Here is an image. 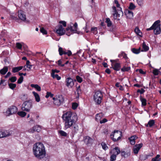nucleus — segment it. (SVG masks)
<instances>
[{
	"label": "nucleus",
	"mask_w": 161,
	"mask_h": 161,
	"mask_svg": "<svg viewBox=\"0 0 161 161\" xmlns=\"http://www.w3.org/2000/svg\"><path fill=\"white\" fill-rule=\"evenodd\" d=\"M65 129L70 128L77 120V114L75 113L68 111L64 113L62 116Z\"/></svg>",
	"instance_id": "obj_1"
},
{
	"label": "nucleus",
	"mask_w": 161,
	"mask_h": 161,
	"mask_svg": "<svg viewBox=\"0 0 161 161\" xmlns=\"http://www.w3.org/2000/svg\"><path fill=\"white\" fill-rule=\"evenodd\" d=\"M33 151L35 157L38 159L43 158L46 156L45 148L43 144L41 142H37L34 145Z\"/></svg>",
	"instance_id": "obj_2"
},
{
	"label": "nucleus",
	"mask_w": 161,
	"mask_h": 161,
	"mask_svg": "<svg viewBox=\"0 0 161 161\" xmlns=\"http://www.w3.org/2000/svg\"><path fill=\"white\" fill-rule=\"evenodd\" d=\"M114 3L116 4V7L119 8V9L116 10V8L115 6L112 7V17L114 19L119 20L121 19V17L123 15V13L122 10L121 8L119 7V4L117 0L114 1Z\"/></svg>",
	"instance_id": "obj_3"
},
{
	"label": "nucleus",
	"mask_w": 161,
	"mask_h": 161,
	"mask_svg": "<svg viewBox=\"0 0 161 161\" xmlns=\"http://www.w3.org/2000/svg\"><path fill=\"white\" fill-rule=\"evenodd\" d=\"M62 26L64 27L66 26V22L65 21H59V25L56 27V32L61 36L64 34L65 31Z\"/></svg>",
	"instance_id": "obj_4"
},
{
	"label": "nucleus",
	"mask_w": 161,
	"mask_h": 161,
	"mask_svg": "<svg viewBox=\"0 0 161 161\" xmlns=\"http://www.w3.org/2000/svg\"><path fill=\"white\" fill-rule=\"evenodd\" d=\"M18 109L15 106H11L8 108L7 110L4 112V115L6 116H9L16 113Z\"/></svg>",
	"instance_id": "obj_5"
},
{
	"label": "nucleus",
	"mask_w": 161,
	"mask_h": 161,
	"mask_svg": "<svg viewBox=\"0 0 161 161\" xmlns=\"http://www.w3.org/2000/svg\"><path fill=\"white\" fill-rule=\"evenodd\" d=\"M102 97L103 95L101 92L98 91L95 92L93 96V98L96 104H100Z\"/></svg>",
	"instance_id": "obj_6"
},
{
	"label": "nucleus",
	"mask_w": 161,
	"mask_h": 161,
	"mask_svg": "<svg viewBox=\"0 0 161 161\" xmlns=\"http://www.w3.org/2000/svg\"><path fill=\"white\" fill-rule=\"evenodd\" d=\"M12 134V130L0 129V139L8 137Z\"/></svg>",
	"instance_id": "obj_7"
},
{
	"label": "nucleus",
	"mask_w": 161,
	"mask_h": 161,
	"mask_svg": "<svg viewBox=\"0 0 161 161\" xmlns=\"http://www.w3.org/2000/svg\"><path fill=\"white\" fill-rule=\"evenodd\" d=\"M112 139L114 142L118 141L122 136V132L119 130H114L113 134L111 135Z\"/></svg>",
	"instance_id": "obj_8"
},
{
	"label": "nucleus",
	"mask_w": 161,
	"mask_h": 161,
	"mask_svg": "<svg viewBox=\"0 0 161 161\" xmlns=\"http://www.w3.org/2000/svg\"><path fill=\"white\" fill-rule=\"evenodd\" d=\"M54 104L57 106H59L63 103L64 101L63 97L62 96H58L56 97H53Z\"/></svg>",
	"instance_id": "obj_9"
},
{
	"label": "nucleus",
	"mask_w": 161,
	"mask_h": 161,
	"mask_svg": "<svg viewBox=\"0 0 161 161\" xmlns=\"http://www.w3.org/2000/svg\"><path fill=\"white\" fill-rule=\"evenodd\" d=\"M32 107V104L31 102L25 101L22 105L21 109L22 110L28 112Z\"/></svg>",
	"instance_id": "obj_10"
},
{
	"label": "nucleus",
	"mask_w": 161,
	"mask_h": 161,
	"mask_svg": "<svg viewBox=\"0 0 161 161\" xmlns=\"http://www.w3.org/2000/svg\"><path fill=\"white\" fill-rule=\"evenodd\" d=\"M155 22L156 23L154 28V33L155 35H158L160 34L161 32V29L160 28V21H156Z\"/></svg>",
	"instance_id": "obj_11"
},
{
	"label": "nucleus",
	"mask_w": 161,
	"mask_h": 161,
	"mask_svg": "<svg viewBox=\"0 0 161 161\" xmlns=\"http://www.w3.org/2000/svg\"><path fill=\"white\" fill-rule=\"evenodd\" d=\"M65 83L66 86L69 88H72L74 85V83L73 79L70 77L66 78Z\"/></svg>",
	"instance_id": "obj_12"
},
{
	"label": "nucleus",
	"mask_w": 161,
	"mask_h": 161,
	"mask_svg": "<svg viewBox=\"0 0 161 161\" xmlns=\"http://www.w3.org/2000/svg\"><path fill=\"white\" fill-rule=\"evenodd\" d=\"M73 26L71 25L70 26H68L66 28L67 31H70L71 32H76L77 31V24L75 23L74 24H72Z\"/></svg>",
	"instance_id": "obj_13"
},
{
	"label": "nucleus",
	"mask_w": 161,
	"mask_h": 161,
	"mask_svg": "<svg viewBox=\"0 0 161 161\" xmlns=\"http://www.w3.org/2000/svg\"><path fill=\"white\" fill-rule=\"evenodd\" d=\"M143 144L142 143L136 144L133 147V151L135 154H137L140 148L142 147Z\"/></svg>",
	"instance_id": "obj_14"
},
{
	"label": "nucleus",
	"mask_w": 161,
	"mask_h": 161,
	"mask_svg": "<svg viewBox=\"0 0 161 161\" xmlns=\"http://www.w3.org/2000/svg\"><path fill=\"white\" fill-rule=\"evenodd\" d=\"M120 153V148L116 147L112 150H110L109 153L110 154H115L116 155L119 154Z\"/></svg>",
	"instance_id": "obj_15"
},
{
	"label": "nucleus",
	"mask_w": 161,
	"mask_h": 161,
	"mask_svg": "<svg viewBox=\"0 0 161 161\" xmlns=\"http://www.w3.org/2000/svg\"><path fill=\"white\" fill-rule=\"evenodd\" d=\"M18 17L21 20H25L26 16L23 11L20 10L18 12Z\"/></svg>",
	"instance_id": "obj_16"
},
{
	"label": "nucleus",
	"mask_w": 161,
	"mask_h": 161,
	"mask_svg": "<svg viewBox=\"0 0 161 161\" xmlns=\"http://www.w3.org/2000/svg\"><path fill=\"white\" fill-rule=\"evenodd\" d=\"M112 66L113 68L116 71L119 70L121 68L120 64L119 63H114V64H112Z\"/></svg>",
	"instance_id": "obj_17"
},
{
	"label": "nucleus",
	"mask_w": 161,
	"mask_h": 161,
	"mask_svg": "<svg viewBox=\"0 0 161 161\" xmlns=\"http://www.w3.org/2000/svg\"><path fill=\"white\" fill-rule=\"evenodd\" d=\"M121 156L122 157L125 158L129 156L130 155V152H125L124 151H123L122 150L120 151Z\"/></svg>",
	"instance_id": "obj_18"
},
{
	"label": "nucleus",
	"mask_w": 161,
	"mask_h": 161,
	"mask_svg": "<svg viewBox=\"0 0 161 161\" xmlns=\"http://www.w3.org/2000/svg\"><path fill=\"white\" fill-rule=\"evenodd\" d=\"M103 117V114L102 113L97 114L96 116V120L97 122L100 121L101 120L102 118Z\"/></svg>",
	"instance_id": "obj_19"
},
{
	"label": "nucleus",
	"mask_w": 161,
	"mask_h": 161,
	"mask_svg": "<svg viewBox=\"0 0 161 161\" xmlns=\"http://www.w3.org/2000/svg\"><path fill=\"white\" fill-rule=\"evenodd\" d=\"M137 138L135 136H131L129 138L130 144L132 145H134L135 143V140Z\"/></svg>",
	"instance_id": "obj_20"
},
{
	"label": "nucleus",
	"mask_w": 161,
	"mask_h": 161,
	"mask_svg": "<svg viewBox=\"0 0 161 161\" xmlns=\"http://www.w3.org/2000/svg\"><path fill=\"white\" fill-rule=\"evenodd\" d=\"M118 57L119 58H123L125 59H127L128 58L127 54H126L124 52H121L118 55Z\"/></svg>",
	"instance_id": "obj_21"
},
{
	"label": "nucleus",
	"mask_w": 161,
	"mask_h": 161,
	"mask_svg": "<svg viewBox=\"0 0 161 161\" xmlns=\"http://www.w3.org/2000/svg\"><path fill=\"white\" fill-rule=\"evenodd\" d=\"M76 92L77 93V95L76 96V98H78L79 96L81 93V91L80 89V86H77L75 93Z\"/></svg>",
	"instance_id": "obj_22"
},
{
	"label": "nucleus",
	"mask_w": 161,
	"mask_h": 161,
	"mask_svg": "<svg viewBox=\"0 0 161 161\" xmlns=\"http://www.w3.org/2000/svg\"><path fill=\"white\" fill-rule=\"evenodd\" d=\"M32 93L34 96L36 101L37 102H40V98L38 93L35 92H33Z\"/></svg>",
	"instance_id": "obj_23"
},
{
	"label": "nucleus",
	"mask_w": 161,
	"mask_h": 161,
	"mask_svg": "<svg viewBox=\"0 0 161 161\" xmlns=\"http://www.w3.org/2000/svg\"><path fill=\"white\" fill-rule=\"evenodd\" d=\"M154 120L152 119L149 120L147 124H145V125L147 127L149 126L150 127H152L154 125Z\"/></svg>",
	"instance_id": "obj_24"
},
{
	"label": "nucleus",
	"mask_w": 161,
	"mask_h": 161,
	"mask_svg": "<svg viewBox=\"0 0 161 161\" xmlns=\"http://www.w3.org/2000/svg\"><path fill=\"white\" fill-rule=\"evenodd\" d=\"M8 71V68L7 67H4V68L0 70V74L4 75Z\"/></svg>",
	"instance_id": "obj_25"
},
{
	"label": "nucleus",
	"mask_w": 161,
	"mask_h": 161,
	"mask_svg": "<svg viewBox=\"0 0 161 161\" xmlns=\"http://www.w3.org/2000/svg\"><path fill=\"white\" fill-rule=\"evenodd\" d=\"M51 76L53 79L56 78L58 80H59L61 79V77L59 76L58 74H54L53 71V73H51Z\"/></svg>",
	"instance_id": "obj_26"
},
{
	"label": "nucleus",
	"mask_w": 161,
	"mask_h": 161,
	"mask_svg": "<svg viewBox=\"0 0 161 161\" xmlns=\"http://www.w3.org/2000/svg\"><path fill=\"white\" fill-rule=\"evenodd\" d=\"M92 140V139L88 136H86L84 139V142L86 144L91 143Z\"/></svg>",
	"instance_id": "obj_27"
},
{
	"label": "nucleus",
	"mask_w": 161,
	"mask_h": 161,
	"mask_svg": "<svg viewBox=\"0 0 161 161\" xmlns=\"http://www.w3.org/2000/svg\"><path fill=\"white\" fill-rule=\"evenodd\" d=\"M135 32L138 36L140 37L142 36V33L138 27H136V28L135 30Z\"/></svg>",
	"instance_id": "obj_28"
},
{
	"label": "nucleus",
	"mask_w": 161,
	"mask_h": 161,
	"mask_svg": "<svg viewBox=\"0 0 161 161\" xmlns=\"http://www.w3.org/2000/svg\"><path fill=\"white\" fill-rule=\"evenodd\" d=\"M25 66L28 68V69H27V70L29 71L31 70L32 67V65L30 64V62L29 60H27L26 61V65L24 66V68L25 67Z\"/></svg>",
	"instance_id": "obj_29"
},
{
	"label": "nucleus",
	"mask_w": 161,
	"mask_h": 161,
	"mask_svg": "<svg viewBox=\"0 0 161 161\" xmlns=\"http://www.w3.org/2000/svg\"><path fill=\"white\" fill-rule=\"evenodd\" d=\"M23 66H19L18 67H14L12 69V72L14 73H16L18 72L20 70L22 69Z\"/></svg>",
	"instance_id": "obj_30"
},
{
	"label": "nucleus",
	"mask_w": 161,
	"mask_h": 161,
	"mask_svg": "<svg viewBox=\"0 0 161 161\" xmlns=\"http://www.w3.org/2000/svg\"><path fill=\"white\" fill-rule=\"evenodd\" d=\"M31 86L32 87L34 88L37 91H41V87L40 86H39L37 84H31Z\"/></svg>",
	"instance_id": "obj_31"
},
{
	"label": "nucleus",
	"mask_w": 161,
	"mask_h": 161,
	"mask_svg": "<svg viewBox=\"0 0 161 161\" xmlns=\"http://www.w3.org/2000/svg\"><path fill=\"white\" fill-rule=\"evenodd\" d=\"M142 49L143 50H142V51H147L149 49L148 47L146 45L144 42L142 43Z\"/></svg>",
	"instance_id": "obj_32"
},
{
	"label": "nucleus",
	"mask_w": 161,
	"mask_h": 161,
	"mask_svg": "<svg viewBox=\"0 0 161 161\" xmlns=\"http://www.w3.org/2000/svg\"><path fill=\"white\" fill-rule=\"evenodd\" d=\"M72 129V131L74 133H76L77 132L78 130L79 127L77 125H74Z\"/></svg>",
	"instance_id": "obj_33"
},
{
	"label": "nucleus",
	"mask_w": 161,
	"mask_h": 161,
	"mask_svg": "<svg viewBox=\"0 0 161 161\" xmlns=\"http://www.w3.org/2000/svg\"><path fill=\"white\" fill-rule=\"evenodd\" d=\"M140 100L142 102V106H145L146 105L147 100L141 97Z\"/></svg>",
	"instance_id": "obj_34"
},
{
	"label": "nucleus",
	"mask_w": 161,
	"mask_h": 161,
	"mask_svg": "<svg viewBox=\"0 0 161 161\" xmlns=\"http://www.w3.org/2000/svg\"><path fill=\"white\" fill-rule=\"evenodd\" d=\"M131 51L132 52L134 53L137 54L139 53L140 52V48H139L137 49L135 48L132 49Z\"/></svg>",
	"instance_id": "obj_35"
},
{
	"label": "nucleus",
	"mask_w": 161,
	"mask_h": 161,
	"mask_svg": "<svg viewBox=\"0 0 161 161\" xmlns=\"http://www.w3.org/2000/svg\"><path fill=\"white\" fill-rule=\"evenodd\" d=\"M101 145L102 146V148L105 150H106L108 149V147L107 146L106 144L104 142H102Z\"/></svg>",
	"instance_id": "obj_36"
},
{
	"label": "nucleus",
	"mask_w": 161,
	"mask_h": 161,
	"mask_svg": "<svg viewBox=\"0 0 161 161\" xmlns=\"http://www.w3.org/2000/svg\"><path fill=\"white\" fill-rule=\"evenodd\" d=\"M58 133L62 136H67V133L62 130H60L58 131Z\"/></svg>",
	"instance_id": "obj_37"
},
{
	"label": "nucleus",
	"mask_w": 161,
	"mask_h": 161,
	"mask_svg": "<svg viewBox=\"0 0 161 161\" xmlns=\"http://www.w3.org/2000/svg\"><path fill=\"white\" fill-rule=\"evenodd\" d=\"M149 156V155H147L146 154H143L141 155L140 156V158L141 160H144L147 159Z\"/></svg>",
	"instance_id": "obj_38"
},
{
	"label": "nucleus",
	"mask_w": 161,
	"mask_h": 161,
	"mask_svg": "<svg viewBox=\"0 0 161 161\" xmlns=\"http://www.w3.org/2000/svg\"><path fill=\"white\" fill-rule=\"evenodd\" d=\"M128 13L126 14L127 16L129 17V19H131L133 17V13L130 11H128Z\"/></svg>",
	"instance_id": "obj_39"
},
{
	"label": "nucleus",
	"mask_w": 161,
	"mask_h": 161,
	"mask_svg": "<svg viewBox=\"0 0 161 161\" xmlns=\"http://www.w3.org/2000/svg\"><path fill=\"white\" fill-rule=\"evenodd\" d=\"M17 114L19 115L22 117H25L26 114V113L24 111L18 112Z\"/></svg>",
	"instance_id": "obj_40"
},
{
	"label": "nucleus",
	"mask_w": 161,
	"mask_h": 161,
	"mask_svg": "<svg viewBox=\"0 0 161 161\" xmlns=\"http://www.w3.org/2000/svg\"><path fill=\"white\" fill-rule=\"evenodd\" d=\"M35 130L36 131L39 132L40 131L41 128V126L39 125H36L34 126Z\"/></svg>",
	"instance_id": "obj_41"
},
{
	"label": "nucleus",
	"mask_w": 161,
	"mask_h": 161,
	"mask_svg": "<svg viewBox=\"0 0 161 161\" xmlns=\"http://www.w3.org/2000/svg\"><path fill=\"white\" fill-rule=\"evenodd\" d=\"M116 154H112V155L110 157V161H114L116 159L117 157Z\"/></svg>",
	"instance_id": "obj_42"
},
{
	"label": "nucleus",
	"mask_w": 161,
	"mask_h": 161,
	"mask_svg": "<svg viewBox=\"0 0 161 161\" xmlns=\"http://www.w3.org/2000/svg\"><path fill=\"white\" fill-rule=\"evenodd\" d=\"M8 86L12 90H14L16 87V84L13 83H10L8 84Z\"/></svg>",
	"instance_id": "obj_43"
},
{
	"label": "nucleus",
	"mask_w": 161,
	"mask_h": 161,
	"mask_svg": "<svg viewBox=\"0 0 161 161\" xmlns=\"http://www.w3.org/2000/svg\"><path fill=\"white\" fill-rule=\"evenodd\" d=\"M53 94L51 92H47V94L45 96L46 98H48L49 97H53Z\"/></svg>",
	"instance_id": "obj_44"
},
{
	"label": "nucleus",
	"mask_w": 161,
	"mask_h": 161,
	"mask_svg": "<svg viewBox=\"0 0 161 161\" xmlns=\"http://www.w3.org/2000/svg\"><path fill=\"white\" fill-rule=\"evenodd\" d=\"M91 31L94 34H96L97 33V27L92 28L91 29Z\"/></svg>",
	"instance_id": "obj_45"
},
{
	"label": "nucleus",
	"mask_w": 161,
	"mask_h": 161,
	"mask_svg": "<svg viewBox=\"0 0 161 161\" xmlns=\"http://www.w3.org/2000/svg\"><path fill=\"white\" fill-rule=\"evenodd\" d=\"M130 67H123L121 69V70L122 71H128L130 69Z\"/></svg>",
	"instance_id": "obj_46"
},
{
	"label": "nucleus",
	"mask_w": 161,
	"mask_h": 161,
	"mask_svg": "<svg viewBox=\"0 0 161 161\" xmlns=\"http://www.w3.org/2000/svg\"><path fill=\"white\" fill-rule=\"evenodd\" d=\"M28 131L30 133H34L35 131H36L34 126L29 129L28 130Z\"/></svg>",
	"instance_id": "obj_47"
},
{
	"label": "nucleus",
	"mask_w": 161,
	"mask_h": 161,
	"mask_svg": "<svg viewBox=\"0 0 161 161\" xmlns=\"http://www.w3.org/2000/svg\"><path fill=\"white\" fill-rule=\"evenodd\" d=\"M64 50L62 48L60 47L59 46L58 48V52L59 53V54L60 55H63V53L64 52Z\"/></svg>",
	"instance_id": "obj_48"
},
{
	"label": "nucleus",
	"mask_w": 161,
	"mask_h": 161,
	"mask_svg": "<svg viewBox=\"0 0 161 161\" xmlns=\"http://www.w3.org/2000/svg\"><path fill=\"white\" fill-rule=\"evenodd\" d=\"M159 71L158 69H155L153 70V74L156 75H158Z\"/></svg>",
	"instance_id": "obj_49"
},
{
	"label": "nucleus",
	"mask_w": 161,
	"mask_h": 161,
	"mask_svg": "<svg viewBox=\"0 0 161 161\" xmlns=\"http://www.w3.org/2000/svg\"><path fill=\"white\" fill-rule=\"evenodd\" d=\"M76 79L77 81L79 83H81L82 81V78L78 75L76 76Z\"/></svg>",
	"instance_id": "obj_50"
},
{
	"label": "nucleus",
	"mask_w": 161,
	"mask_h": 161,
	"mask_svg": "<svg viewBox=\"0 0 161 161\" xmlns=\"http://www.w3.org/2000/svg\"><path fill=\"white\" fill-rule=\"evenodd\" d=\"M78 106V104L76 103H73L72 104V108L73 109H75Z\"/></svg>",
	"instance_id": "obj_51"
},
{
	"label": "nucleus",
	"mask_w": 161,
	"mask_h": 161,
	"mask_svg": "<svg viewBox=\"0 0 161 161\" xmlns=\"http://www.w3.org/2000/svg\"><path fill=\"white\" fill-rule=\"evenodd\" d=\"M156 23V22H154L151 27L150 28H147V31H149L151 30H153L154 28V27Z\"/></svg>",
	"instance_id": "obj_52"
},
{
	"label": "nucleus",
	"mask_w": 161,
	"mask_h": 161,
	"mask_svg": "<svg viewBox=\"0 0 161 161\" xmlns=\"http://www.w3.org/2000/svg\"><path fill=\"white\" fill-rule=\"evenodd\" d=\"M16 47L18 49H21L22 47V45L20 43H16Z\"/></svg>",
	"instance_id": "obj_53"
},
{
	"label": "nucleus",
	"mask_w": 161,
	"mask_h": 161,
	"mask_svg": "<svg viewBox=\"0 0 161 161\" xmlns=\"http://www.w3.org/2000/svg\"><path fill=\"white\" fill-rule=\"evenodd\" d=\"M17 80V78L15 76H13L11 77L9 79V80L11 82H15Z\"/></svg>",
	"instance_id": "obj_54"
},
{
	"label": "nucleus",
	"mask_w": 161,
	"mask_h": 161,
	"mask_svg": "<svg viewBox=\"0 0 161 161\" xmlns=\"http://www.w3.org/2000/svg\"><path fill=\"white\" fill-rule=\"evenodd\" d=\"M23 77L22 76H21L18 80L17 83L18 84H21L23 82Z\"/></svg>",
	"instance_id": "obj_55"
},
{
	"label": "nucleus",
	"mask_w": 161,
	"mask_h": 161,
	"mask_svg": "<svg viewBox=\"0 0 161 161\" xmlns=\"http://www.w3.org/2000/svg\"><path fill=\"white\" fill-rule=\"evenodd\" d=\"M143 0H137V2L139 5L142 6L143 4Z\"/></svg>",
	"instance_id": "obj_56"
},
{
	"label": "nucleus",
	"mask_w": 161,
	"mask_h": 161,
	"mask_svg": "<svg viewBox=\"0 0 161 161\" xmlns=\"http://www.w3.org/2000/svg\"><path fill=\"white\" fill-rule=\"evenodd\" d=\"M40 31L41 32L44 34H47V32L43 28H42L41 29Z\"/></svg>",
	"instance_id": "obj_57"
},
{
	"label": "nucleus",
	"mask_w": 161,
	"mask_h": 161,
	"mask_svg": "<svg viewBox=\"0 0 161 161\" xmlns=\"http://www.w3.org/2000/svg\"><path fill=\"white\" fill-rule=\"evenodd\" d=\"M105 23L107 24L108 27H110L112 25L111 21H105Z\"/></svg>",
	"instance_id": "obj_58"
},
{
	"label": "nucleus",
	"mask_w": 161,
	"mask_h": 161,
	"mask_svg": "<svg viewBox=\"0 0 161 161\" xmlns=\"http://www.w3.org/2000/svg\"><path fill=\"white\" fill-rule=\"evenodd\" d=\"M135 8V5L132 3H131L130 4V5L129 7V9H133Z\"/></svg>",
	"instance_id": "obj_59"
},
{
	"label": "nucleus",
	"mask_w": 161,
	"mask_h": 161,
	"mask_svg": "<svg viewBox=\"0 0 161 161\" xmlns=\"http://www.w3.org/2000/svg\"><path fill=\"white\" fill-rule=\"evenodd\" d=\"M145 92V90L142 88L139 89L137 91L138 92H139L141 94H142Z\"/></svg>",
	"instance_id": "obj_60"
},
{
	"label": "nucleus",
	"mask_w": 161,
	"mask_h": 161,
	"mask_svg": "<svg viewBox=\"0 0 161 161\" xmlns=\"http://www.w3.org/2000/svg\"><path fill=\"white\" fill-rule=\"evenodd\" d=\"M108 121V120L107 119L104 118L103 119V120H101L99 121L100 124H103L104 123H105Z\"/></svg>",
	"instance_id": "obj_61"
},
{
	"label": "nucleus",
	"mask_w": 161,
	"mask_h": 161,
	"mask_svg": "<svg viewBox=\"0 0 161 161\" xmlns=\"http://www.w3.org/2000/svg\"><path fill=\"white\" fill-rule=\"evenodd\" d=\"M62 61L60 59L58 61V65L61 66L62 67H64V66L65 64H61Z\"/></svg>",
	"instance_id": "obj_62"
},
{
	"label": "nucleus",
	"mask_w": 161,
	"mask_h": 161,
	"mask_svg": "<svg viewBox=\"0 0 161 161\" xmlns=\"http://www.w3.org/2000/svg\"><path fill=\"white\" fill-rule=\"evenodd\" d=\"M137 71H138L140 74H145V72H144L143 70L141 69L136 70Z\"/></svg>",
	"instance_id": "obj_63"
},
{
	"label": "nucleus",
	"mask_w": 161,
	"mask_h": 161,
	"mask_svg": "<svg viewBox=\"0 0 161 161\" xmlns=\"http://www.w3.org/2000/svg\"><path fill=\"white\" fill-rule=\"evenodd\" d=\"M118 61V59H116L115 60H110V62L112 64H114V63H116V62Z\"/></svg>",
	"instance_id": "obj_64"
}]
</instances>
